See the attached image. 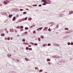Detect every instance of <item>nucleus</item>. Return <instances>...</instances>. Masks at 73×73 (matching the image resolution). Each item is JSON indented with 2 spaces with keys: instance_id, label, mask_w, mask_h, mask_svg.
I'll list each match as a JSON object with an SVG mask.
<instances>
[{
  "instance_id": "obj_41",
  "label": "nucleus",
  "mask_w": 73,
  "mask_h": 73,
  "mask_svg": "<svg viewBox=\"0 0 73 73\" xmlns=\"http://www.w3.org/2000/svg\"><path fill=\"white\" fill-rule=\"evenodd\" d=\"M20 11H24V9H20Z\"/></svg>"
},
{
  "instance_id": "obj_44",
  "label": "nucleus",
  "mask_w": 73,
  "mask_h": 73,
  "mask_svg": "<svg viewBox=\"0 0 73 73\" xmlns=\"http://www.w3.org/2000/svg\"><path fill=\"white\" fill-rule=\"evenodd\" d=\"M32 48H29V50H32Z\"/></svg>"
},
{
  "instance_id": "obj_34",
  "label": "nucleus",
  "mask_w": 73,
  "mask_h": 73,
  "mask_svg": "<svg viewBox=\"0 0 73 73\" xmlns=\"http://www.w3.org/2000/svg\"><path fill=\"white\" fill-rule=\"evenodd\" d=\"M25 60H26V61H28V58H25Z\"/></svg>"
},
{
  "instance_id": "obj_20",
  "label": "nucleus",
  "mask_w": 73,
  "mask_h": 73,
  "mask_svg": "<svg viewBox=\"0 0 73 73\" xmlns=\"http://www.w3.org/2000/svg\"><path fill=\"white\" fill-rule=\"evenodd\" d=\"M28 29H29V28L27 27H25V30H27Z\"/></svg>"
},
{
  "instance_id": "obj_31",
  "label": "nucleus",
  "mask_w": 73,
  "mask_h": 73,
  "mask_svg": "<svg viewBox=\"0 0 73 73\" xmlns=\"http://www.w3.org/2000/svg\"><path fill=\"white\" fill-rule=\"evenodd\" d=\"M48 46H51V44L50 43H48Z\"/></svg>"
},
{
  "instance_id": "obj_11",
  "label": "nucleus",
  "mask_w": 73,
  "mask_h": 73,
  "mask_svg": "<svg viewBox=\"0 0 73 73\" xmlns=\"http://www.w3.org/2000/svg\"><path fill=\"white\" fill-rule=\"evenodd\" d=\"M7 56L8 57H11V54H7Z\"/></svg>"
},
{
  "instance_id": "obj_53",
  "label": "nucleus",
  "mask_w": 73,
  "mask_h": 73,
  "mask_svg": "<svg viewBox=\"0 0 73 73\" xmlns=\"http://www.w3.org/2000/svg\"><path fill=\"white\" fill-rule=\"evenodd\" d=\"M48 64H49V65H50V62H48Z\"/></svg>"
},
{
  "instance_id": "obj_33",
  "label": "nucleus",
  "mask_w": 73,
  "mask_h": 73,
  "mask_svg": "<svg viewBox=\"0 0 73 73\" xmlns=\"http://www.w3.org/2000/svg\"><path fill=\"white\" fill-rule=\"evenodd\" d=\"M20 28H21V29H23V26H21Z\"/></svg>"
},
{
  "instance_id": "obj_61",
  "label": "nucleus",
  "mask_w": 73,
  "mask_h": 73,
  "mask_svg": "<svg viewBox=\"0 0 73 73\" xmlns=\"http://www.w3.org/2000/svg\"><path fill=\"white\" fill-rule=\"evenodd\" d=\"M17 29L19 28V26H18L17 27Z\"/></svg>"
},
{
  "instance_id": "obj_48",
  "label": "nucleus",
  "mask_w": 73,
  "mask_h": 73,
  "mask_svg": "<svg viewBox=\"0 0 73 73\" xmlns=\"http://www.w3.org/2000/svg\"><path fill=\"white\" fill-rule=\"evenodd\" d=\"M71 45H73V42H72L71 43Z\"/></svg>"
},
{
  "instance_id": "obj_23",
  "label": "nucleus",
  "mask_w": 73,
  "mask_h": 73,
  "mask_svg": "<svg viewBox=\"0 0 73 73\" xmlns=\"http://www.w3.org/2000/svg\"><path fill=\"white\" fill-rule=\"evenodd\" d=\"M22 41L23 42H25V39H23L22 40Z\"/></svg>"
},
{
  "instance_id": "obj_54",
  "label": "nucleus",
  "mask_w": 73,
  "mask_h": 73,
  "mask_svg": "<svg viewBox=\"0 0 73 73\" xmlns=\"http://www.w3.org/2000/svg\"><path fill=\"white\" fill-rule=\"evenodd\" d=\"M13 39V38H12V37H11L10 38V39H11V40H12Z\"/></svg>"
},
{
  "instance_id": "obj_24",
  "label": "nucleus",
  "mask_w": 73,
  "mask_h": 73,
  "mask_svg": "<svg viewBox=\"0 0 73 73\" xmlns=\"http://www.w3.org/2000/svg\"><path fill=\"white\" fill-rule=\"evenodd\" d=\"M43 71V70H39V72H42Z\"/></svg>"
},
{
  "instance_id": "obj_63",
  "label": "nucleus",
  "mask_w": 73,
  "mask_h": 73,
  "mask_svg": "<svg viewBox=\"0 0 73 73\" xmlns=\"http://www.w3.org/2000/svg\"><path fill=\"white\" fill-rule=\"evenodd\" d=\"M53 26V25H50V27H52Z\"/></svg>"
},
{
  "instance_id": "obj_64",
  "label": "nucleus",
  "mask_w": 73,
  "mask_h": 73,
  "mask_svg": "<svg viewBox=\"0 0 73 73\" xmlns=\"http://www.w3.org/2000/svg\"><path fill=\"white\" fill-rule=\"evenodd\" d=\"M6 32H7V33H8V31H6Z\"/></svg>"
},
{
  "instance_id": "obj_60",
  "label": "nucleus",
  "mask_w": 73,
  "mask_h": 73,
  "mask_svg": "<svg viewBox=\"0 0 73 73\" xmlns=\"http://www.w3.org/2000/svg\"><path fill=\"white\" fill-rule=\"evenodd\" d=\"M15 31L16 32H17V31L16 30H15Z\"/></svg>"
},
{
  "instance_id": "obj_38",
  "label": "nucleus",
  "mask_w": 73,
  "mask_h": 73,
  "mask_svg": "<svg viewBox=\"0 0 73 73\" xmlns=\"http://www.w3.org/2000/svg\"><path fill=\"white\" fill-rule=\"evenodd\" d=\"M17 62H19V59H17Z\"/></svg>"
},
{
  "instance_id": "obj_3",
  "label": "nucleus",
  "mask_w": 73,
  "mask_h": 73,
  "mask_svg": "<svg viewBox=\"0 0 73 73\" xmlns=\"http://www.w3.org/2000/svg\"><path fill=\"white\" fill-rule=\"evenodd\" d=\"M43 28L42 27H39V28H38L37 29H36V30L38 31L39 30H41Z\"/></svg>"
},
{
  "instance_id": "obj_52",
  "label": "nucleus",
  "mask_w": 73,
  "mask_h": 73,
  "mask_svg": "<svg viewBox=\"0 0 73 73\" xmlns=\"http://www.w3.org/2000/svg\"><path fill=\"white\" fill-rule=\"evenodd\" d=\"M5 40H7V38H5Z\"/></svg>"
},
{
  "instance_id": "obj_39",
  "label": "nucleus",
  "mask_w": 73,
  "mask_h": 73,
  "mask_svg": "<svg viewBox=\"0 0 73 73\" xmlns=\"http://www.w3.org/2000/svg\"><path fill=\"white\" fill-rule=\"evenodd\" d=\"M21 21H22V20H21V19H20L19 20V22H21Z\"/></svg>"
},
{
  "instance_id": "obj_29",
  "label": "nucleus",
  "mask_w": 73,
  "mask_h": 73,
  "mask_svg": "<svg viewBox=\"0 0 73 73\" xmlns=\"http://www.w3.org/2000/svg\"><path fill=\"white\" fill-rule=\"evenodd\" d=\"M70 44H71V43L70 42H68V45H70Z\"/></svg>"
},
{
  "instance_id": "obj_4",
  "label": "nucleus",
  "mask_w": 73,
  "mask_h": 73,
  "mask_svg": "<svg viewBox=\"0 0 73 73\" xmlns=\"http://www.w3.org/2000/svg\"><path fill=\"white\" fill-rule=\"evenodd\" d=\"M48 29V27H45L44 29H43V31H46Z\"/></svg>"
},
{
  "instance_id": "obj_32",
  "label": "nucleus",
  "mask_w": 73,
  "mask_h": 73,
  "mask_svg": "<svg viewBox=\"0 0 73 73\" xmlns=\"http://www.w3.org/2000/svg\"><path fill=\"white\" fill-rule=\"evenodd\" d=\"M29 20L30 21H31V20H32V18H29Z\"/></svg>"
},
{
  "instance_id": "obj_10",
  "label": "nucleus",
  "mask_w": 73,
  "mask_h": 73,
  "mask_svg": "<svg viewBox=\"0 0 73 73\" xmlns=\"http://www.w3.org/2000/svg\"><path fill=\"white\" fill-rule=\"evenodd\" d=\"M56 28H59V25L58 24L57 25V26H56Z\"/></svg>"
},
{
  "instance_id": "obj_18",
  "label": "nucleus",
  "mask_w": 73,
  "mask_h": 73,
  "mask_svg": "<svg viewBox=\"0 0 73 73\" xmlns=\"http://www.w3.org/2000/svg\"><path fill=\"white\" fill-rule=\"evenodd\" d=\"M47 61H50V59H49V58H47Z\"/></svg>"
},
{
  "instance_id": "obj_27",
  "label": "nucleus",
  "mask_w": 73,
  "mask_h": 73,
  "mask_svg": "<svg viewBox=\"0 0 73 73\" xmlns=\"http://www.w3.org/2000/svg\"><path fill=\"white\" fill-rule=\"evenodd\" d=\"M30 44H32V45H34V43L33 42H30Z\"/></svg>"
},
{
  "instance_id": "obj_49",
  "label": "nucleus",
  "mask_w": 73,
  "mask_h": 73,
  "mask_svg": "<svg viewBox=\"0 0 73 73\" xmlns=\"http://www.w3.org/2000/svg\"><path fill=\"white\" fill-rule=\"evenodd\" d=\"M31 46H32L31 45H29L28 46L29 47H31Z\"/></svg>"
},
{
  "instance_id": "obj_25",
  "label": "nucleus",
  "mask_w": 73,
  "mask_h": 73,
  "mask_svg": "<svg viewBox=\"0 0 73 73\" xmlns=\"http://www.w3.org/2000/svg\"><path fill=\"white\" fill-rule=\"evenodd\" d=\"M35 69L36 70H38V67H35Z\"/></svg>"
},
{
  "instance_id": "obj_35",
  "label": "nucleus",
  "mask_w": 73,
  "mask_h": 73,
  "mask_svg": "<svg viewBox=\"0 0 73 73\" xmlns=\"http://www.w3.org/2000/svg\"><path fill=\"white\" fill-rule=\"evenodd\" d=\"M34 45H35L36 46H37L38 44L37 43H34Z\"/></svg>"
},
{
  "instance_id": "obj_17",
  "label": "nucleus",
  "mask_w": 73,
  "mask_h": 73,
  "mask_svg": "<svg viewBox=\"0 0 73 73\" xmlns=\"http://www.w3.org/2000/svg\"><path fill=\"white\" fill-rule=\"evenodd\" d=\"M23 33L24 34H26V35H27L28 34V32H27V31H26Z\"/></svg>"
},
{
  "instance_id": "obj_9",
  "label": "nucleus",
  "mask_w": 73,
  "mask_h": 73,
  "mask_svg": "<svg viewBox=\"0 0 73 73\" xmlns=\"http://www.w3.org/2000/svg\"><path fill=\"white\" fill-rule=\"evenodd\" d=\"M15 19H16V17H14L13 19H12L13 21H15Z\"/></svg>"
},
{
  "instance_id": "obj_46",
  "label": "nucleus",
  "mask_w": 73,
  "mask_h": 73,
  "mask_svg": "<svg viewBox=\"0 0 73 73\" xmlns=\"http://www.w3.org/2000/svg\"><path fill=\"white\" fill-rule=\"evenodd\" d=\"M33 28V25L31 26L30 27V28Z\"/></svg>"
},
{
  "instance_id": "obj_47",
  "label": "nucleus",
  "mask_w": 73,
  "mask_h": 73,
  "mask_svg": "<svg viewBox=\"0 0 73 73\" xmlns=\"http://www.w3.org/2000/svg\"><path fill=\"white\" fill-rule=\"evenodd\" d=\"M63 14H62L61 15V17H62V16H63Z\"/></svg>"
},
{
  "instance_id": "obj_59",
  "label": "nucleus",
  "mask_w": 73,
  "mask_h": 73,
  "mask_svg": "<svg viewBox=\"0 0 73 73\" xmlns=\"http://www.w3.org/2000/svg\"><path fill=\"white\" fill-rule=\"evenodd\" d=\"M5 30L6 31H7V29H5Z\"/></svg>"
},
{
  "instance_id": "obj_1",
  "label": "nucleus",
  "mask_w": 73,
  "mask_h": 73,
  "mask_svg": "<svg viewBox=\"0 0 73 73\" xmlns=\"http://www.w3.org/2000/svg\"><path fill=\"white\" fill-rule=\"evenodd\" d=\"M42 2H43L44 3H46L47 4H50L51 3V1L49 0H42Z\"/></svg>"
},
{
  "instance_id": "obj_16",
  "label": "nucleus",
  "mask_w": 73,
  "mask_h": 73,
  "mask_svg": "<svg viewBox=\"0 0 73 73\" xmlns=\"http://www.w3.org/2000/svg\"><path fill=\"white\" fill-rule=\"evenodd\" d=\"M37 5L36 4H35V5H32V6H33V7H36L37 6Z\"/></svg>"
},
{
  "instance_id": "obj_37",
  "label": "nucleus",
  "mask_w": 73,
  "mask_h": 73,
  "mask_svg": "<svg viewBox=\"0 0 73 73\" xmlns=\"http://www.w3.org/2000/svg\"><path fill=\"white\" fill-rule=\"evenodd\" d=\"M5 23H7L8 22V20H6L4 21Z\"/></svg>"
},
{
  "instance_id": "obj_28",
  "label": "nucleus",
  "mask_w": 73,
  "mask_h": 73,
  "mask_svg": "<svg viewBox=\"0 0 73 73\" xmlns=\"http://www.w3.org/2000/svg\"><path fill=\"white\" fill-rule=\"evenodd\" d=\"M27 19H28L27 17H26L25 18L24 20H27Z\"/></svg>"
},
{
  "instance_id": "obj_7",
  "label": "nucleus",
  "mask_w": 73,
  "mask_h": 73,
  "mask_svg": "<svg viewBox=\"0 0 73 73\" xmlns=\"http://www.w3.org/2000/svg\"><path fill=\"white\" fill-rule=\"evenodd\" d=\"M70 33V31H68L66 32V34H68V33Z\"/></svg>"
},
{
  "instance_id": "obj_51",
  "label": "nucleus",
  "mask_w": 73,
  "mask_h": 73,
  "mask_svg": "<svg viewBox=\"0 0 73 73\" xmlns=\"http://www.w3.org/2000/svg\"><path fill=\"white\" fill-rule=\"evenodd\" d=\"M44 46H47V44H44Z\"/></svg>"
},
{
  "instance_id": "obj_50",
  "label": "nucleus",
  "mask_w": 73,
  "mask_h": 73,
  "mask_svg": "<svg viewBox=\"0 0 73 73\" xmlns=\"http://www.w3.org/2000/svg\"><path fill=\"white\" fill-rule=\"evenodd\" d=\"M38 6L40 7H41V5L40 4V5H39Z\"/></svg>"
},
{
  "instance_id": "obj_12",
  "label": "nucleus",
  "mask_w": 73,
  "mask_h": 73,
  "mask_svg": "<svg viewBox=\"0 0 73 73\" xmlns=\"http://www.w3.org/2000/svg\"><path fill=\"white\" fill-rule=\"evenodd\" d=\"M38 40L39 41H41V39L39 37L38 38Z\"/></svg>"
},
{
  "instance_id": "obj_2",
  "label": "nucleus",
  "mask_w": 73,
  "mask_h": 73,
  "mask_svg": "<svg viewBox=\"0 0 73 73\" xmlns=\"http://www.w3.org/2000/svg\"><path fill=\"white\" fill-rule=\"evenodd\" d=\"M10 3V2L8 0H6L3 2V3L5 5L8 4V3Z\"/></svg>"
},
{
  "instance_id": "obj_62",
  "label": "nucleus",
  "mask_w": 73,
  "mask_h": 73,
  "mask_svg": "<svg viewBox=\"0 0 73 73\" xmlns=\"http://www.w3.org/2000/svg\"><path fill=\"white\" fill-rule=\"evenodd\" d=\"M67 36H64L63 37V38H65V37H67Z\"/></svg>"
},
{
  "instance_id": "obj_5",
  "label": "nucleus",
  "mask_w": 73,
  "mask_h": 73,
  "mask_svg": "<svg viewBox=\"0 0 73 73\" xmlns=\"http://www.w3.org/2000/svg\"><path fill=\"white\" fill-rule=\"evenodd\" d=\"M73 13V11H69V15H71V14H72Z\"/></svg>"
},
{
  "instance_id": "obj_6",
  "label": "nucleus",
  "mask_w": 73,
  "mask_h": 73,
  "mask_svg": "<svg viewBox=\"0 0 73 73\" xmlns=\"http://www.w3.org/2000/svg\"><path fill=\"white\" fill-rule=\"evenodd\" d=\"M12 16H13V15H12V14L9 15V18H11V17H12Z\"/></svg>"
},
{
  "instance_id": "obj_57",
  "label": "nucleus",
  "mask_w": 73,
  "mask_h": 73,
  "mask_svg": "<svg viewBox=\"0 0 73 73\" xmlns=\"http://www.w3.org/2000/svg\"><path fill=\"white\" fill-rule=\"evenodd\" d=\"M42 46H43V47H45V46L44 44H43V45H42Z\"/></svg>"
},
{
  "instance_id": "obj_21",
  "label": "nucleus",
  "mask_w": 73,
  "mask_h": 73,
  "mask_svg": "<svg viewBox=\"0 0 73 73\" xmlns=\"http://www.w3.org/2000/svg\"><path fill=\"white\" fill-rule=\"evenodd\" d=\"M46 4H47L46 3H43L42 5H45Z\"/></svg>"
},
{
  "instance_id": "obj_15",
  "label": "nucleus",
  "mask_w": 73,
  "mask_h": 73,
  "mask_svg": "<svg viewBox=\"0 0 73 73\" xmlns=\"http://www.w3.org/2000/svg\"><path fill=\"white\" fill-rule=\"evenodd\" d=\"M65 30H67V31H68L69 30V28H65Z\"/></svg>"
},
{
  "instance_id": "obj_56",
  "label": "nucleus",
  "mask_w": 73,
  "mask_h": 73,
  "mask_svg": "<svg viewBox=\"0 0 73 73\" xmlns=\"http://www.w3.org/2000/svg\"><path fill=\"white\" fill-rule=\"evenodd\" d=\"M52 58H56V56H54L52 57Z\"/></svg>"
},
{
  "instance_id": "obj_14",
  "label": "nucleus",
  "mask_w": 73,
  "mask_h": 73,
  "mask_svg": "<svg viewBox=\"0 0 73 73\" xmlns=\"http://www.w3.org/2000/svg\"><path fill=\"white\" fill-rule=\"evenodd\" d=\"M24 43H25V45H29V43H27V42H24Z\"/></svg>"
},
{
  "instance_id": "obj_55",
  "label": "nucleus",
  "mask_w": 73,
  "mask_h": 73,
  "mask_svg": "<svg viewBox=\"0 0 73 73\" xmlns=\"http://www.w3.org/2000/svg\"><path fill=\"white\" fill-rule=\"evenodd\" d=\"M26 10H27V11H29V9H26Z\"/></svg>"
},
{
  "instance_id": "obj_30",
  "label": "nucleus",
  "mask_w": 73,
  "mask_h": 73,
  "mask_svg": "<svg viewBox=\"0 0 73 73\" xmlns=\"http://www.w3.org/2000/svg\"><path fill=\"white\" fill-rule=\"evenodd\" d=\"M19 14H17V15L16 16V17L18 18V17H19Z\"/></svg>"
},
{
  "instance_id": "obj_58",
  "label": "nucleus",
  "mask_w": 73,
  "mask_h": 73,
  "mask_svg": "<svg viewBox=\"0 0 73 73\" xmlns=\"http://www.w3.org/2000/svg\"><path fill=\"white\" fill-rule=\"evenodd\" d=\"M23 31V29H21V31Z\"/></svg>"
},
{
  "instance_id": "obj_8",
  "label": "nucleus",
  "mask_w": 73,
  "mask_h": 73,
  "mask_svg": "<svg viewBox=\"0 0 73 73\" xmlns=\"http://www.w3.org/2000/svg\"><path fill=\"white\" fill-rule=\"evenodd\" d=\"M10 32H13L14 31L13 29H11L10 30Z\"/></svg>"
},
{
  "instance_id": "obj_26",
  "label": "nucleus",
  "mask_w": 73,
  "mask_h": 73,
  "mask_svg": "<svg viewBox=\"0 0 73 73\" xmlns=\"http://www.w3.org/2000/svg\"><path fill=\"white\" fill-rule=\"evenodd\" d=\"M26 50H28V49H29V47H27L26 48Z\"/></svg>"
},
{
  "instance_id": "obj_45",
  "label": "nucleus",
  "mask_w": 73,
  "mask_h": 73,
  "mask_svg": "<svg viewBox=\"0 0 73 73\" xmlns=\"http://www.w3.org/2000/svg\"><path fill=\"white\" fill-rule=\"evenodd\" d=\"M21 20H22V21H24V20H25L24 19V18L21 19Z\"/></svg>"
},
{
  "instance_id": "obj_22",
  "label": "nucleus",
  "mask_w": 73,
  "mask_h": 73,
  "mask_svg": "<svg viewBox=\"0 0 73 73\" xmlns=\"http://www.w3.org/2000/svg\"><path fill=\"white\" fill-rule=\"evenodd\" d=\"M40 38H44V36L41 35L40 36Z\"/></svg>"
},
{
  "instance_id": "obj_19",
  "label": "nucleus",
  "mask_w": 73,
  "mask_h": 73,
  "mask_svg": "<svg viewBox=\"0 0 73 73\" xmlns=\"http://www.w3.org/2000/svg\"><path fill=\"white\" fill-rule=\"evenodd\" d=\"M27 13L26 12H24L23 13V14L24 15H25V14H27Z\"/></svg>"
},
{
  "instance_id": "obj_13",
  "label": "nucleus",
  "mask_w": 73,
  "mask_h": 73,
  "mask_svg": "<svg viewBox=\"0 0 73 73\" xmlns=\"http://www.w3.org/2000/svg\"><path fill=\"white\" fill-rule=\"evenodd\" d=\"M1 36H5V34H4V33H2L1 35Z\"/></svg>"
},
{
  "instance_id": "obj_36",
  "label": "nucleus",
  "mask_w": 73,
  "mask_h": 73,
  "mask_svg": "<svg viewBox=\"0 0 73 73\" xmlns=\"http://www.w3.org/2000/svg\"><path fill=\"white\" fill-rule=\"evenodd\" d=\"M33 32V33H34V34H35V33H36V31H34Z\"/></svg>"
},
{
  "instance_id": "obj_42",
  "label": "nucleus",
  "mask_w": 73,
  "mask_h": 73,
  "mask_svg": "<svg viewBox=\"0 0 73 73\" xmlns=\"http://www.w3.org/2000/svg\"><path fill=\"white\" fill-rule=\"evenodd\" d=\"M7 40H10V37H7Z\"/></svg>"
},
{
  "instance_id": "obj_40",
  "label": "nucleus",
  "mask_w": 73,
  "mask_h": 73,
  "mask_svg": "<svg viewBox=\"0 0 73 73\" xmlns=\"http://www.w3.org/2000/svg\"><path fill=\"white\" fill-rule=\"evenodd\" d=\"M52 23H53V22H50V23H48V24H52Z\"/></svg>"
},
{
  "instance_id": "obj_43",
  "label": "nucleus",
  "mask_w": 73,
  "mask_h": 73,
  "mask_svg": "<svg viewBox=\"0 0 73 73\" xmlns=\"http://www.w3.org/2000/svg\"><path fill=\"white\" fill-rule=\"evenodd\" d=\"M48 31H50H50H51V29H50V28H49V29L48 30Z\"/></svg>"
}]
</instances>
